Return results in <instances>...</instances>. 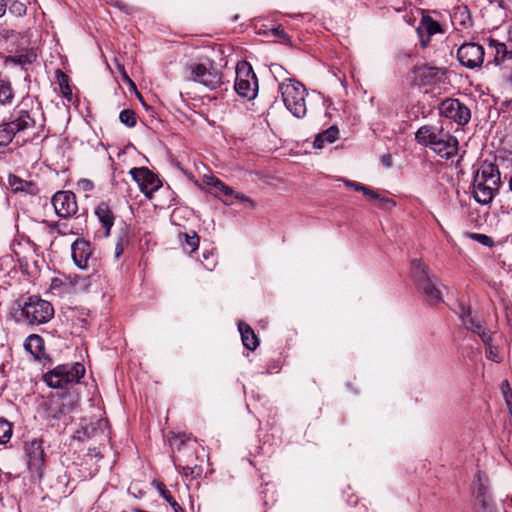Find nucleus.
<instances>
[{
	"instance_id": "f257e3e1",
	"label": "nucleus",
	"mask_w": 512,
	"mask_h": 512,
	"mask_svg": "<svg viewBox=\"0 0 512 512\" xmlns=\"http://www.w3.org/2000/svg\"><path fill=\"white\" fill-rule=\"evenodd\" d=\"M415 138L421 145L432 149L438 156L450 159L458 152V140L442 127L425 125L418 129Z\"/></svg>"
},
{
	"instance_id": "f03ea898",
	"label": "nucleus",
	"mask_w": 512,
	"mask_h": 512,
	"mask_svg": "<svg viewBox=\"0 0 512 512\" xmlns=\"http://www.w3.org/2000/svg\"><path fill=\"white\" fill-rule=\"evenodd\" d=\"M501 186L500 171L495 164L484 163L473 180V197L481 205L492 202Z\"/></svg>"
},
{
	"instance_id": "7ed1b4c3",
	"label": "nucleus",
	"mask_w": 512,
	"mask_h": 512,
	"mask_svg": "<svg viewBox=\"0 0 512 512\" xmlns=\"http://www.w3.org/2000/svg\"><path fill=\"white\" fill-rule=\"evenodd\" d=\"M278 89L287 110L293 116L303 118L307 113V91L304 85L294 79L285 78L279 83Z\"/></svg>"
},
{
	"instance_id": "20e7f679",
	"label": "nucleus",
	"mask_w": 512,
	"mask_h": 512,
	"mask_svg": "<svg viewBox=\"0 0 512 512\" xmlns=\"http://www.w3.org/2000/svg\"><path fill=\"white\" fill-rule=\"evenodd\" d=\"M35 127V120L27 110H15L8 122L0 124V146H6L13 138Z\"/></svg>"
},
{
	"instance_id": "39448f33",
	"label": "nucleus",
	"mask_w": 512,
	"mask_h": 512,
	"mask_svg": "<svg viewBox=\"0 0 512 512\" xmlns=\"http://www.w3.org/2000/svg\"><path fill=\"white\" fill-rule=\"evenodd\" d=\"M85 368L80 363L59 365L44 376L45 382L52 388H63L78 383L84 376Z\"/></svg>"
},
{
	"instance_id": "423d86ee",
	"label": "nucleus",
	"mask_w": 512,
	"mask_h": 512,
	"mask_svg": "<svg viewBox=\"0 0 512 512\" xmlns=\"http://www.w3.org/2000/svg\"><path fill=\"white\" fill-rule=\"evenodd\" d=\"M22 315L26 320L34 324H45L49 322L54 316V308L52 304L38 296H30L21 305Z\"/></svg>"
},
{
	"instance_id": "0eeeda50",
	"label": "nucleus",
	"mask_w": 512,
	"mask_h": 512,
	"mask_svg": "<svg viewBox=\"0 0 512 512\" xmlns=\"http://www.w3.org/2000/svg\"><path fill=\"white\" fill-rule=\"evenodd\" d=\"M186 71L189 74V79L198 82L211 90L218 88L222 83L221 73L210 62L188 63L186 65Z\"/></svg>"
},
{
	"instance_id": "6e6552de",
	"label": "nucleus",
	"mask_w": 512,
	"mask_h": 512,
	"mask_svg": "<svg viewBox=\"0 0 512 512\" xmlns=\"http://www.w3.org/2000/svg\"><path fill=\"white\" fill-rule=\"evenodd\" d=\"M234 89L239 96L247 99H253L257 94V78L250 64L245 61L237 64Z\"/></svg>"
},
{
	"instance_id": "1a4fd4ad",
	"label": "nucleus",
	"mask_w": 512,
	"mask_h": 512,
	"mask_svg": "<svg viewBox=\"0 0 512 512\" xmlns=\"http://www.w3.org/2000/svg\"><path fill=\"white\" fill-rule=\"evenodd\" d=\"M76 409V402L71 396H53L46 407L48 417L62 420L65 425L70 421V414Z\"/></svg>"
},
{
	"instance_id": "9d476101",
	"label": "nucleus",
	"mask_w": 512,
	"mask_h": 512,
	"mask_svg": "<svg viewBox=\"0 0 512 512\" xmlns=\"http://www.w3.org/2000/svg\"><path fill=\"white\" fill-rule=\"evenodd\" d=\"M446 81V70L430 65H420L413 69V82L422 87H435Z\"/></svg>"
},
{
	"instance_id": "9b49d317",
	"label": "nucleus",
	"mask_w": 512,
	"mask_h": 512,
	"mask_svg": "<svg viewBox=\"0 0 512 512\" xmlns=\"http://www.w3.org/2000/svg\"><path fill=\"white\" fill-rule=\"evenodd\" d=\"M203 182L207 186L214 188L215 195L226 205H232L234 203V199H237L241 202L248 203L251 207L255 206V203L249 197L234 191L231 187L227 186L224 182L214 176H205Z\"/></svg>"
},
{
	"instance_id": "f8f14e48",
	"label": "nucleus",
	"mask_w": 512,
	"mask_h": 512,
	"mask_svg": "<svg viewBox=\"0 0 512 512\" xmlns=\"http://www.w3.org/2000/svg\"><path fill=\"white\" fill-rule=\"evenodd\" d=\"M484 56V47L474 42L462 44L457 51L459 62L469 69L481 67L484 62Z\"/></svg>"
},
{
	"instance_id": "ddd939ff",
	"label": "nucleus",
	"mask_w": 512,
	"mask_h": 512,
	"mask_svg": "<svg viewBox=\"0 0 512 512\" xmlns=\"http://www.w3.org/2000/svg\"><path fill=\"white\" fill-rule=\"evenodd\" d=\"M24 450L30 471L36 473L38 477H41L45 466L43 441L41 439L34 438L25 443Z\"/></svg>"
},
{
	"instance_id": "4468645a",
	"label": "nucleus",
	"mask_w": 512,
	"mask_h": 512,
	"mask_svg": "<svg viewBox=\"0 0 512 512\" xmlns=\"http://www.w3.org/2000/svg\"><path fill=\"white\" fill-rule=\"evenodd\" d=\"M129 173L149 199L162 186L160 179L146 167L132 168Z\"/></svg>"
},
{
	"instance_id": "2eb2a0df",
	"label": "nucleus",
	"mask_w": 512,
	"mask_h": 512,
	"mask_svg": "<svg viewBox=\"0 0 512 512\" xmlns=\"http://www.w3.org/2000/svg\"><path fill=\"white\" fill-rule=\"evenodd\" d=\"M440 113L459 125H465L471 118L470 110L458 99L444 100L440 105Z\"/></svg>"
},
{
	"instance_id": "dca6fc26",
	"label": "nucleus",
	"mask_w": 512,
	"mask_h": 512,
	"mask_svg": "<svg viewBox=\"0 0 512 512\" xmlns=\"http://www.w3.org/2000/svg\"><path fill=\"white\" fill-rule=\"evenodd\" d=\"M52 204L61 218H69L78 210L76 196L70 191H58L52 198Z\"/></svg>"
},
{
	"instance_id": "f3484780",
	"label": "nucleus",
	"mask_w": 512,
	"mask_h": 512,
	"mask_svg": "<svg viewBox=\"0 0 512 512\" xmlns=\"http://www.w3.org/2000/svg\"><path fill=\"white\" fill-rule=\"evenodd\" d=\"M459 309V317L466 329L477 334L481 340L487 341L490 331L486 329L483 320L476 314L474 315L470 307L460 304Z\"/></svg>"
},
{
	"instance_id": "a211bd4d",
	"label": "nucleus",
	"mask_w": 512,
	"mask_h": 512,
	"mask_svg": "<svg viewBox=\"0 0 512 512\" xmlns=\"http://www.w3.org/2000/svg\"><path fill=\"white\" fill-rule=\"evenodd\" d=\"M71 252L75 265L80 269H87L92 255L90 243L84 239H76L71 246Z\"/></svg>"
},
{
	"instance_id": "6ab92c4d",
	"label": "nucleus",
	"mask_w": 512,
	"mask_h": 512,
	"mask_svg": "<svg viewBox=\"0 0 512 512\" xmlns=\"http://www.w3.org/2000/svg\"><path fill=\"white\" fill-rule=\"evenodd\" d=\"M437 281L436 277L430 276L417 283L419 290L426 296L427 301L431 304L442 302V293L437 286Z\"/></svg>"
},
{
	"instance_id": "aec40b11",
	"label": "nucleus",
	"mask_w": 512,
	"mask_h": 512,
	"mask_svg": "<svg viewBox=\"0 0 512 512\" xmlns=\"http://www.w3.org/2000/svg\"><path fill=\"white\" fill-rule=\"evenodd\" d=\"M417 31L419 36L421 37V44L423 47H425L429 42L430 36L441 32V26L436 20H434L430 16H423L417 28Z\"/></svg>"
},
{
	"instance_id": "412c9836",
	"label": "nucleus",
	"mask_w": 512,
	"mask_h": 512,
	"mask_svg": "<svg viewBox=\"0 0 512 512\" xmlns=\"http://www.w3.org/2000/svg\"><path fill=\"white\" fill-rule=\"evenodd\" d=\"M95 215L105 229L104 236H109L110 230L114 225V215L109 205L105 202L99 203L95 209Z\"/></svg>"
},
{
	"instance_id": "4be33fe9",
	"label": "nucleus",
	"mask_w": 512,
	"mask_h": 512,
	"mask_svg": "<svg viewBox=\"0 0 512 512\" xmlns=\"http://www.w3.org/2000/svg\"><path fill=\"white\" fill-rule=\"evenodd\" d=\"M238 329L243 345L249 350H255L259 345V341L252 328L244 322H239Z\"/></svg>"
},
{
	"instance_id": "5701e85b",
	"label": "nucleus",
	"mask_w": 512,
	"mask_h": 512,
	"mask_svg": "<svg viewBox=\"0 0 512 512\" xmlns=\"http://www.w3.org/2000/svg\"><path fill=\"white\" fill-rule=\"evenodd\" d=\"M490 47L494 48V62L496 65L512 59V50H508L505 43L492 39L490 40Z\"/></svg>"
},
{
	"instance_id": "b1692460",
	"label": "nucleus",
	"mask_w": 512,
	"mask_h": 512,
	"mask_svg": "<svg viewBox=\"0 0 512 512\" xmlns=\"http://www.w3.org/2000/svg\"><path fill=\"white\" fill-rule=\"evenodd\" d=\"M24 346L25 349L34 356V358L40 359L43 352V339L39 335H29L25 340Z\"/></svg>"
},
{
	"instance_id": "393cba45",
	"label": "nucleus",
	"mask_w": 512,
	"mask_h": 512,
	"mask_svg": "<svg viewBox=\"0 0 512 512\" xmlns=\"http://www.w3.org/2000/svg\"><path fill=\"white\" fill-rule=\"evenodd\" d=\"M339 135V130L336 126H331L327 130L319 133L314 141V147L321 149L325 143H333Z\"/></svg>"
},
{
	"instance_id": "a878e982",
	"label": "nucleus",
	"mask_w": 512,
	"mask_h": 512,
	"mask_svg": "<svg viewBox=\"0 0 512 512\" xmlns=\"http://www.w3.org/2000/svg\"><path fill=\"white\" fill-rule=\"evenodd\" d=\"M411 273L416 284L430 277L428 267L420 259H413L411 261Z\"/></svg>"
},
{
	"instance_id": "bb28decb",
	"label": "nucleus",
	"mask_w": 512,
	"mask_h": 512,
	"mask_svg": "<svg viewBox=\"0 0 512 512\" xmlns=\"http://www.w3.org/2000/svg\"><path fill=\"white\" fill-rule=\"evenodd\" d=\"M482 342L485 345V354H486L487 359H489L493 362H496V363H500L503 359V356L499 350V347L493 344L492 334L490 333L488 335L487 341L482 340Z\"/></svg>"
},
{
	"instance_id": "cd10ccee",
	"label": "nucleus",
	"mask_w": 512,
	"mask_h": 512,
	"mask_svg": "<svg viewBox=\"0 0 512 512\" xmlns=\"http://www.w3.org/2000/svg\"><path fill=\"white\" fill-rule=\"evenodd\" d=\"M14 99V90L12 84L7 79H0V103L2 105L11 104Z\"/></svg>"
},
{
	"instance_id": "c85d7f7f",
	"label": "nucleus",
	"mask_w": 512,
	"mask_h": 512,
	"mask_svg": "<svg viewBox=\"0 0 512 512\" xmlns=\"http://www.w3.org/2000/svg\"><path fill=\"white\" fill-rule=\"evenodd\" d=\"M368 199L379 201L380 208H386L389 205L395 206V202L386 198L385 196L380 195L376 190H373L367 186H363L362 192Z\"/></svg>"
},
{
	"instance_id": "c756f323",
	"label": "nucleus",
	"mask_w": 512,
	"mask_h": 512,
	"mask_svg": "<svg viewBox=\"0 0 512 512\" xmlns=\"http://www.w3.org/2000/svg\"><path fill=\"white\" fill-rule=\"evenodd\" d=\"M368 199L379 201L380 208H386L389 205L395 206V202L386 198L385 196L380 195L376 190H373L367 186H363L362 192Z\"/></svg>"
},
{
	"instance_id": "7c9ffc66",
	"label": "nucleus",
	"mask_w": 512,
	"mask_h": 512,
	"mask_svg": "<svg viewBox=\"0 0 512 512\" xmlns=\"http://www.w3.org/2000/svg\"><path fill=\"white\" fill-rule=\"evenodd\" d=\"M57 79L59 84V89L61 94L68 100L71 101L72 99V90L69 86V78L68 76L63 73L62 71H57Z\"/></svg>"
},
{
	"instance_id": "2f4dec72",
	"label": "nucleus",
	"mask_w": 512,
	"mask_h": 512,
	"mask_svg": "<svg viewBox=\"0 0 512 512\" xmlns=\"http://www.w3.org/2000/svg\"><path fill=\"white\" fill-rule=\"evenodd\" d=\"M180 239L185 240V249L188 250L190 253L196 251L199 247L200 238L199 236L193 232L191 235L187 233H183L179 235Z\"/></svg>"
},
{
	"instance_id": "473e14b6",
	"label": "nucleus",
	"mask_w": 512,
	"mask_h": 512,
	"mask_svg": "<svg viewBox=\"0 0 512 512\" xmlns=\"http://www.w3.org/2000/svg\"><path fill=\"white\" fill-rule=\"evenodd\" d=\"M70 284L77 292L86 291L90 286L89 280L86 277L79 275L69 276Z\"/></svg>"
},
{
	"instance_id": "72a5a7b5",
	"label": "nucleus",
	"mask_w": 512,
	"mask_h": 512,
	"mask_svg": "<svg viewBox=\"0 0 512 512\" xmlns=\"http://www.w3.org/2000/svg\"><path fill=\"white\" fill-rule=\"evenodd\" d=\"M12 436V426L11 424L3 419L0 418V444H6L9 442Z\"/></svg>"
},
{
	"instance_id": "f704fd0d",
	"label": "nucleus",
	"mask_w": 512,
	"mask_h": 512,
	"mask_svg": "<svg viewBox=\"0 0 512 512\" xmlns=\"http://www.w3.org/2000/svg\"><path fill=\"white\" fill-rule=\"evenodd\" d=\"M158 489L162 497L173 508L174 512H185L184 509L176 502V500L171 496L170 492L165 488V486L162 483L158 485Z\"/></svg>"
},
{
	"instance_id": "c9c22d12",
	"label": "nucleus",
	"mask_w": 512,
	"mask_h": 512,
	"mask_svg": "<svg viewBox=\"0 0 512 512\" xmlns=\"http://www.w3.org/2000/svg\"><path fill=\"white\" fill-rule=\"evenodd\" d=\"M121 123L128 127H134L136 125V114L131 109H124L119 114Z\"/></svg>"
},
{
	"instance_id": "e433bc0d",
	"label": "nucleus",
	"mask_w": 512,
	"mask_h": 512,
	"mask_svg": "<svg viewBox=\"0 0 512 512\" xmlns=\"http://www.w3.org/2000/svg\"><path fill=\"white\" fill-rule=\"evenodd\" d=\"M203 473V469L199 465L189 466L186 465L183 467V475L186 479L195 480L201 477Z\"/></svg>"
},
{
	"instance_id": "4c0bfd02",
	"label": "nucleus",
	"mask_w": 512,
	"mask_h": 512,
	"mask_svg": "<svg viewBox=\"0 0 512 512\" xmlns=\"http://www.w3.org/2000/svg\"><path fill=\"white\" fill-rule=\"evenodd\" d=\"M8 182L14 192L26 191V187L29 185L28 182L22 180L16 175H10Z\"/></svg>"
},
{
	"instance_id": "58836bf2",
	"label": "nucleus",
	"mask_w": 512,
	"mask_h": 512,
	"mask_svg": "<svg viewBox=\"0 0 512 512\" xmlns=\"http://www.w3.org/2000/svg\"><path fill=\"white\" fill-rule=\"evenodd\" d=\"M468 237L480 244H482L483 246H486V247H493L495 242L493 240L492 237L486 235V234H481V233H469L468 234Z\"/></svg>"
},
{
	"instance_id": "ea45409f",
	"label": "nucleus",
	"mask_w": 512,
	"mask_h": 512,
	"mask_svg": "<svg viewBox=\"0 0 512 512\" xmlns=\"http://www.w3.org/2000/svg\"><path fill=\"white\" fill-rule=\"evenodd\" d=\"M501 391L509 411H512V389L508 380H504L501 383Z\"/></svg>"
},
{
	"instance_id": "a19ab883",
	"label": "nucleus",
	"mask_w": 512,
	"mask_h": 512,
	"mask_svg": "<svg viewBox=\"0 0 512 512\" xmlns=\"http://www.w3.org/2000/svg\"><path fill=\"white\" fill-rule=\"evenodd\" d=\"M77 188L83 192H90L94 188V184L91 180L82 178L77 182Z\"/></svg>"
},
{
	"instance_id": "79ce46f5",
	"label": "nucleus",
	"mask_w": 512,
	"mask_h": 512,
	"mask_svg": "<svg viewBox=\"0 0 512 512\" xmlns=\"http://www.w3.org/2000/svg\"><path fill=\"white\" fill-rule=\"evenodd\" d=\"M10 5H9V10L13 13H16L18 15H21L23 13H25L26 11V7L23 3L19 2V1H10Z\"/></svg>"
},
{
	"instance_id": "37998d69",
	"label": "nucleus",
	"mask_w": 512,
	"mask_h": 512,
	"mask_svg": "<svg viewBox=\"0 0 512 512\" xmlns=\"http://www.w3.org/2000/svg\"><path fill=\"white\" fill-rule=\"evenodd\" d=\"M171 446L173 449L176 447L178 452H181L182 448L183 449L187 448V443H186V440L182 436H177L171 440Z\"/></svg>"
},
{
	"instance_id": "c03bdc74",
	"label": "nucleus",
	"mask_w": 512,
	"mask_h": 512,
	"mask_svg": "<svg viewBox=\"0 0 512 512\" xmlns=\"http://www.w3.org/2000/svg\"><path fill=\"white\" fill-rule=\"evenodd\" d=\"M344 183L347 187L354 189L355 191L362 192L363 184L351 180H344Z\"/></svg>"
},
{
	"instance_id": "a18cd8bd",
	"label": "nucleus",
	"mask_w": 512,
	"mask_h": 512,
	"mask_svg": "<svg viewBox=\"0 0 512 512\" xmlns=\"http://www.w3.org/2000/svg\"><path fill=\"white\" fill-rule=\"evenodd\" d=\"M271 72L273 73L274 77L278 80V77H281L285 71L280 65L274 64L271 66Z\"/></svg>"
},
{
	"instance_id": "49530a36",
	"label": "nucleus",
	"mask_w": 512,
	"mask_h": 512,
	"mask_svg": "<svg viewBox=\"0 0 512 512\" xmlns=\"http://www.w3.org/2000/svg\"><path fill=\"white\" fill-rule=\"evenodd\" d=\"M381 162L382 164L387 167V168H390L392 166V157L390 154H385L381 157Z\"/></svg>"
},
{
	"instance_id": "de8ad7c7",
	"label": "nucleus",
	"mask_w": 512,
	"mask_h": 512,
	"mask_svg": "<svg viewBox=\"0 0 512 512\" xmlns=\"http://www.w3.org/2000/svg\"><path fill=\"white\" fill-rule=\"evenodd\" d=\"M14 61L20 65L31 63V60L28 55H19Z\"/></svg>"
},
{
	"instance_id": "09e8293b",
	"label": "nucleus",
	"mask_w": 512,
	"mask_h": 512,
	"mask_svg": "<svg viewBox=\"0 0 512 512\" xmlns=\"http://www.w3.org/2000/svg\"><path fill=\"white\" fill-rule=\"evenodd\" d=\"M273 34L280 37L281 39H286L287 38V34L284 32L283 29L281 28H275L272 30Z\"/></svg>"
},
{
	"instance_id": "8fccbe9b",
	"label": "nucleus",
	"mask_w": 512,
	"mask_h": 512,
	"mask_svg": "<svg viewBox=\"0 0 512 512\" xmlns=\"http://www.w3.org/2000/svg\"><path fill=\"white\" fill-rule=\"evenodd\" d=\"M7 7L8 2H6L5 0H0V17H2L5 14Z\"/></svg>"
},
{
	"instance_id": "3c124183",
	"label": "nucleus",
	"mask_w": 512,
	"mask_h": 512,
	"mask_svg": "<svg viewBox=\"0 0 512 512\" xmlns=\"http://www.w3.org/2000/svg\"><path fill=\"white\" fill-rule=\"evenodd\" d=\"M122 253H123V246L121 245V243H118L116 245L115 255L118 258Z\"/></svg>"
},
{
	"instance_id": "603ef678",
	"label": "nucleus",
	"mask_w": 512,
	"mask_h": 512,
	"mask_svg": "<svg viewBox=\"0 0 512 512\" xmlns=\"http://www.w3.org/2000/svg\"><path fill=\"white\" fill-rule=\"evenodd\" d=\"M485 494H486V489L483 485H480L479 487V491H478V496H482L483 497V502H485Z\"/></svg>"
},
{
	"instance_id": "864d4df0",
	"label": "nucleus",
	"mask_w": 512,
	"mask_h": 512,
	"mask_svg": "<svg viewBox=\"0 0 512 512\" xmlns=\"http://www.w3.org/2000/svg\"><path fill=\"white\" fill-rule=\"evenodd\" d=\"M97 423L100 428L105 427L107 425V421L105 419H99Z\"/></svg>"
},
{
	"instance_id": "5fc2aeb1",
	"label": "nucleus",
	"mask_w": 512,
	"mask_h": 512,
	"mask_svg": "<svg viewBox=\"0 0 512 512\" xmlns=\"http://www.w3.org/2000/svg\"><path fill=\"white\" fill-rule=\"evenodd\" d=\"M501 2L505 3L506 5H512V0H501Z\"/></svg>"
},
{
	"instance_id": "6e6d98bb",
	"label": "nucleus",
	"mask_w": 512,
	"mask_h": 512,
	"mask_svg": "<svg viewBox=\"0 0 512 512\" xmlns=\"http://www.w3.org/2000/svg\"><path fill=\"white\" fill-rule=\"evenodd\" d=\"M123 76H124V78H125L127 81H129L131 84H133V83H132V81H131V79L127 76V74H126L125 72H123Z\"/></svg>"
}]
</instances>
